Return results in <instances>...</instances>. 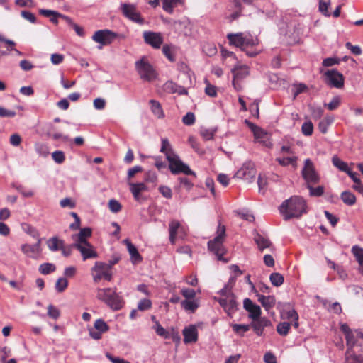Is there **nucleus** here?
Masks as SVG:
<instances>
[{"label": "nucleus", "instance_id": "59", "mask_svg": "<svg viewBox=\"0 0 363 363\" xmlns=\"http://www.w3.org/2000/svg\"><path fill=\"white\" fill-rule=\"evenodd\" d=\"M181 293L186 299H191L196 296L195 291L191 289H183Z\"/></svg>", "mask_w": 363, "mask_h": 363}, {"label": "nucleus", "instance_id": "58", "mask_svg": "<svg viewBox=\"0 0 363 363\" xmlns=\"http://www.w3.org/2000/svg\"><path fill=\"white\" fill-rule=\"evenodd\" d=\"M345 47L347 49L350 50L354 55H359L362 53V50L359 46L352 45V43L350 42L346 43Z\"/></svg>", "mask_w": 363, "mask_h": 363}, {"label": "nucleus", "instance_id": "54", "mask_svg": "<svg viewBox=\"0 0 363 363\" xmlns=\"http://www.w3.org/2000/svg\"><path fill=\"white\" fill-rule=\"evenodd\" d=\"M254 136L256 139L261 140L260 142L264 143V141L262 140L267 136V132H265L263 129L261 128H258L257 129H255V131L253 133Z\"/></svg>", "mask_w": 363, "mask_h": 363}, {"label": "nucleus", "instance_id": "30", "mask_svg": "<svg viewBox=\"0 0 363 363\" xmlns=\"http://www.w3.org/2000/svg\"><path fill=\"white\" fill-rule=\"evenodd\" d=\"M163 9L169 13L173 12V9L176 7L181 0H162Z\"/></svg>", "mask_w": 363, "mask_h": 363}, {"label": "nucleus", "instance_id": "32", "mask_svg": "<svg viewBox=\"0 0 363 363\" xmlns=\"http://www.w3.org/2000/svg\"><path fill=\"white\" fill-rule=\"evenodd\" d=\"M269 280L274 286H280L284 281V277L278 272L272 273L269 276Z\"/></svg>", "mask_w": 363, "mask_h": 363}, {"label": "nucleus", "instance_id": "55", "mask_svg": "<svg viewBox=\"0 0 363 363\" xmlns=\"http://www.w3.org/2000/svg\"><path fill=\"white\" fill-rule=\"evenodd\" d=\"M48 315L54 319H57L60 316V311L52 305H49L48 307Z\"/></svg>", "mask_w": 363, "mask_h": 363}, {"label": "nucleus", "instance_id": "12", "mask_svg": "<svg viewBox=\"0 0 363 363\" xmlns=\"http://www.w3.org/2000/svg\"><path fill=\"white\" fill-rule=\"evenodd\" d=\"M73 246L81 252L83 260L98 257V253L89 242L84 243V245L73 244Z\"/></svg>", "mask_w": 363, "mask_h": 363}, {"label": "nucleus", "instance_id": "21", "mask_svg": "<svg viewBox=\"0 0 363 363\" xmlns=\"http://www.w3.org/2000/svg\"><path fill=\"white\" fill-rule=\"evenodd\" d=\"M91 236V229L90 228H84L80 230L79 233L72 236L75 241L74 244H84L89 242L86 239Z\"/></svg>", "mask_w": 363, "mask_h": 363}, {"label": "nucleus", "instance_id": "48", "mask_svg": "<svg viewBox=\"0 0 363 363\" xmlns=\"http://www.w3.org/2000/svg\"><path fill=\"white\" fill-rule=\"evenodd\" d=\"M341 99L340 96L334 97L332 101L328 104H325L324 106L330 111L336 109L340 104Z\"/></svg>", "mask_w": 363, "mask_h": 363}, {"label": "nucleus", "instance_id": "45", "mask_svg": "<svg viewBox=\"0 0 363 363\" xmlns=\"http://www.w3.org/2000/svg\"><path fill=\"white\" fill-rule=\"evenodd\" d=\"M301 131L303 135L310 136L312 135L313 131V125L311 121L305 122L301 127Z\"/></svg>", "mask_w": 363, "mask_h": 363}, {"label": "nucleus", "instance_id": "42", "mask_svg": "<svg viewBox=\"0 0 363 363\" xmlns=\"http://www.w3.org/2000/svg\"><path fill=\"white\" fill-rule=\"evenodd\" d=\"M68 281L65 278H59L55 284V289L58 292H62L67 287Z\"/></svg>", "mask_w": 363, "mask_h": 363}, {"label": "nucleus", "instance_id": "28", "mask_svg": "<svg viewBox=\"0 0 363 363\" xmlns=\"http://www.w3.org/2000/svg\"><path fill=\"white\" fill-rule=\"evenodd\" d=\"M254 240L257 245L258 248L262 251L265 248L269 247L272 245L271 242L268 239L264 238L259 234H257Z\"/></svg>", "mask_w": 363, "mask_h": 363}, {"label": "nucleus", "instance_id": "38", "mask_svg": "<svg viewBox=\"0 0 363 363\" xmlns=\"http://www.w3.org/2000/svg\"><path fill=\"white\" fill-rule=\"evenodd\" d=\"M352 252L356 257L359 265L362 267L363 265V249L357 245H354L352 248Z\"/></svg>", "mask_w": 363, "mask_h": 363}, {"label": "nucleus", "instance_id": "14", "mask_svg": "<svg viewBox=\"0 0 363 363\" xmlns=\"http://www.w3.org/2000/svg\"><path fill=\"white\" fill-rule=\"evenodd\" d=\"M41 240L38 239L35 245L23 244L21 245L22 252L28 257L37 259L40 253Z\"/></svg>", "mask_w": 363, "mask_h": 363}, {"label": "nucleus", "instance_id": "23", "mask_svg": "<svg viewBox=\"0 0 363 363\" xmlns=\"http://www.w3.org/2000/svg\"><path fill=\"white\" fill-rule=\"evenodd\" d=\"M258 301L261 303L262 306L266 309L269 310L275 305V298L273 296H265L264 295L257 294Z\"/></svg>", "mask_w": 363, "mask_h": 363}, {"label": "nucleus", "instance_id": "53", "mask_svg": "<svg viewBox=\"0 0 363 363\" xmlns=\"http://www.w3.org/2000/svg\"><path fill=\"white\" fill-rule=\"evenodd\" d=\"M182 121L185 125H191L195 122L194 114L191 112H188L182 118Z\"/></svg>", "mask_w": 363, "mask_h": 363}, {"label": "nucleus", "instance_id": "33", "mask_svg": "<svg viewBox=\"0 0 363 363\" xmlns=\"http://www.w3.org/2000/svg\"><path fill=\"white\" fill-rule=\"evenodd\" d=\"M237 174L239 177H246V179H248V177H254L255 172L252 168L249 169L245 165L238 171Z\"/></svg>", "mask_w": 363, "mask_h": 363}, {"label": "nucleus", "instance_id": "6", "mask_svg": "<svg viewBox=\"0 0 363 363\" xmlns=\"http://www.w3.org/2000/svg\"><path fill=\"white\" fill-rule=\"evenodd\" d=\"M117 38H124L125 36L105 29L96 31L92 36V40L101 45H106L111 44Z\"/></svg>", "mask_w": 363, "mask_h": 363}, {"label": "nucleus", "instance_id": "34", "mask_svg": "<svg viewBox=\"0 0 363 363\" xmlns=\"http://www.w3.org/2000/svg\"><path fill=\"white\" fill-rule=\"evenodd\" d=\"M93 328L100 331L101 333H104L109 330V326L104 320L99 318L95 321Z\"/></svg>", "mask_w": 363, "mask_h": 363}, {"label": "nucleus", "instance_id": "10", "mask_svg": "<svg viewBox=\"0 0 363 363\" xmlns=\"http://www.w3.org/2000/svg\"><path fill=\"white\" fill-rule=\"evenodd\" d=\"M215 299L218 301L228 315L234 313L237 309V302L234 294H230L225 297L215 298Z\"/></svg>", "mask_w": 363, "mask_h": 363}, {"label": "nucleus", "instance_id": "60", "mask_svg": "<svg viewBox=\"0 0 363 363\" xmlns=\"http://www.w3.org/2000/svg\"><path fill=\"white\" fill-rule=\"evenodd\" d=\"M205 93L209 96L214 97L217 94L216 87L208 83L205 89Z\"/></svg>", "mask_w": 363, "mask_h": 363}, {"label": "nucleus", "instance_id": "7", "mask_svg": "<svg viewBox=\"0 0 363 363\" xmlns=\"http://www.w3.org/2000/svg\"><path fill=\"white\" fill-rule=\"evenodd\" d=\"M302 176L306 180L307 185L315 184L319 182V176L315 170L314 165L310 159H306L304 162V167L302 169Z\"/></svg>", "mask_w": 363, "mask_h": 363}, {"label": "nucleus", "instance_id": "36", "mask_svg": "<svg viewBox=\"0 0 363 363\" xmlns=\"http://www.w3.org/2000/svg\"><path fill=\"white\" fill-rule=\"evenodd\" d=\"M39 13L45 17H49V16H50V14H54L57 16H59V18L63 19L66 23H67V21H68L70 19V18L69 16H65L63 14H61L57 11H52V10L40 9L39 11Z\"/></svg>", "mask_w": 363, "mask_h": 363}, {"label": "nucleus", "instance_id": "51", "mask_svg": "<svg viewBox=\"0 0 363 363\" xmlns=\"http://www.w3.org/2000/svg\"><path fill=\"white\" fill-rule=\"evenodd\" d=\"M108 207H109V209L113 212V213H118L121 210V203L115 200V199H111L108 202Z\"/></svg>", "mask_w": 363, "mask_h": 363}, {"label": "nucleus", "instance_id": "9", "mask_svg": "<svg viewBox=\"0 0 363 363\" xmlns=\"http://www.w3.org/2000/svg\"><path fill=\"white\" fill-rule=\"evenodd\" d=\"M92 271L95 272L93 279L95 282H98L102 278L108 281H111L112 279V272L106 267V263L101 262H96L94 267L92 268Z\"/></svg>", "mask_w": 363, "mask_h": 363}, {"label": "nucleus", "instance_id": "46", "mask_svg": "<svg viewBox=\"0 0 363 363\" xmlns=\"http://www.w3.org/2000/svg\"><path fill=\"white\" fill-rule=\"evenodd\" d=\"M290 328V324L286 322L279 323L277 327L278 333L281 335H286Z\"/></svg>", "mask_w": 363, "mask_h": 363}, {"label": "nucleus", "instance_id": "2", "mask_svg": "<svg viewBox=\"0 0 363 363\" xmlns=\"http://www.w3.org/2000/svg\"><path fill=\"white\" fill-rule=\"evenodd\" d=\"M279 211L285 220L299 218L306 213V203L303 198L294 196L282 203Z\"/></svg>", "mask_w": 363, "mask_h": 363}, {"label": "nucleus", "instance_id": "44", "mask_svg": "<svg viewBox=\"0 0 363 363\" xmlns=\"http://www.w3.org/2000/svg\"><path fill=\"white\" fill-rule=\"evenodd\" d=\"M330 4V0H319V11L326 16H330L328 11Z\"/></svg>", "mask_w": 363, "mask_h": 363}, {"label": "nucleus", "instance_id": "5", "mask_svg": "<svg viewBox=\"0 0 363 363\" xmlns=\"http://www.w3.org/2000/svg\"><path fill=\"white\" fill-rule=\"evenodd\" d=\"M135 69L143 80L150 82L157 77L155 70L145 57L135 62Z\"/></svg>", "mask_w": 363, "mask_h": 363}, {"label": "nucleus", "instance_id": "37", "mask_svg": "<svg viewBox=\"0 0 363 363\" xmlns=\"http://www.w3.org/2000/svg\"><path fill=\"white\" fill-rule=\"evenodd\" d=\"M182 307L186 311L194 312L199 307L198 304L194 301L184 300L181 302Z\"/></svg>", "mask_w": 363, "mask_h": 363}, {"label": "nucleus", "instance_id": "41", "mask_svg": "<svg viewBox=\"0 0 363 363\" xmlns=\"http://www.w3.org/2000/svg\"><path fill=\"white\" fill-rule=\"evenodd\" d=\"M312 184L307 185V187L310 190V195L311 196H320L324 193V188L322 186H318L317 187H313L311 186Z\"/></svg>", "mask_w": 363, "mask_h": 363}, {"label": "nucleus", "instance_id": "43", "mask_svg": "<svg viewBox=\"0 0 363 363\" xmlns=\"http://www.w3.org/2000/svg\"><path fill=\"white\" fill-rule=\"evenodd\" d=\"M345 339L347 350H353V347L357 342L355 335L353 334L352 332H350V333L347 334V335L345 336Z\"/></svg>", "mask_w": 363, "mask_h": 363}, {"label": "nucleus", "instance_id": "1", "mask_svg": "<svg viewBox=\"0 0 363 363\" xmlns=\"http://www.w3.org/2000/svg\"><path fill=\"white\" fill-rule=\"evenodd\" d=\"M160 152L165 155L169 162V168L173 174L184 173L186 175H195V173L190 169L189 166L184 164L174 152L167 138L162 139Z\"/></svg>", "mask_w": 363, "mask_h": 363}, {"label": "nucleus", "instance_id": "27", "mask_svg": "<svg viewBox=\"0 0 363 363\" xmlns=\"http://www.w3.org/2000/svg\"><path fill=\"white\" fill-rule=\"evenodd\" d=\"M48 248L52 251H57L61 250L64 245V241L59 240L57 238L54 237L49 239L47 242Z\"/></svg>", "mask_w": 363, "mask_h": 363}, {"label": "nucleus", "instance_id": "25", "mask_svg": "<svg viewBox=\"0 0 363 363\" xmlns=\"http://www.w3.org/2000/svg\"><path fill=\"white\" fill-rule=\"evenodd\" d=\"M150 108L152 113L158 118H162L164 116L161 104L156 100L150 101Z\"/></svg>", "mask_w": 363, "mask_h": 363}, {"label": "nucleus", "instance_id": "40", "mask_svg": "<svg viewBox=\"0 0 363 363\" xmlns=\"http://www.w3.org/2000/svg\"><path fill=\"white\" fill-rule=\"evenodd\" d=\"M250 327V325L233 324L232 325L233 330L240 335H243L245 332L249 330Z\"/></svg>", "mask_w": 363, "mask_h": 363}, {"label": "nucleus", "instance_id": "8", "mask_svg": "<svg viewBox=\"0 0 363 363\" xmlns=\"http://www.w3.org/2000/svg\"><path fill=\"white\" fill-rule=\"evenodd\" d=\"M233 74V85L237 91L242 89L240 82L246 78L249 74V67L247 65H238L232 69Z\"/></svg>", "mask_w": 363, "mask_h": 363}, {"label": "nucleus", "instance_id": "26", "mask_svg": "<svg viewBox=\"0 0 363 363\" xmlns=\"http://www.w3.org/2000/svg\"><path fill=\"white\" fill-rule=\"evenodd\" d=\"M130 191L136 201L140 199V193L147 189L146 186L143 183L130 184Z\"/></svg>", "mask_w": 363, "mask_h": 363}, {"label": "nucleus", "instance_id": "19", "mask_svg": "<svg viewBox=\"0 0 363 363\" xmlns=\"http://www.w3.org/2000/svg\"><path fill=\"white\" fill-rule=\"evenodd\" d=\"M122 11L123 14L135 22L143 23V19L140 18V13L136 11L134 6L130 4H123Z\"/></svg>", "mask_w": 363, "mask_h": 363}, {"label": "nucleus", "instance_id": "16", "mask_svg": "<svg viewBox=\"0 0 363 363\" xmlns=\"http://www.w3.org/2000/svg\"><path fill=\"white\" fill-rule=\"evenodd\" d=\"M244 308L249 312V318L252 320L260 318L261 308L255 304L250 298H245L243 302Z\"/></svg>", "mask_w": 363, "mask_h": 363}, {"label": "nucleus", "instance_id": "47", "mask_svg": "<svg viewBox=\"0 0 363 363\" xmlns=\"http://www.w3.org/2000/svg\"><path fill=\"white\" fill-rule=\"evenodd\" d=\"M154 329L158 335L164 338H167L169 337V333L159 323L158 321H155Z\"/></svg>", "mask_w": 363, "mask_h": 363}, {"label": "nucleus", "instance_id": "20", "mask_svg": "<svg viewBox=\"0 0 363 363\" xmlns=\"http://www.w3.org/2000/svg\"><path fill=\"white\" fill-rule=\"evenodd\" d=\"M184 342L185 343L195 342L198 339V333L194 325L185 328L183 330Z\"/></svg>", "mask_w": 363, "mask_h": 363}, {"label": "nucleus", "instance_id": "4", "mask_svg": "<svg viewBox=\"0 0 363 363\" xmlns=\"http://www.w3.org/2000/svg\"><path fill=\"white\" fill-rule=\"evenodd\" d=\"M96 297L115 311L120 310L124 303L122 298L111 288L99 289Z\"/></svg>", "mask_w": 363, "mask_h": 363}, {"label": "nucleus", "instance_id": "35", "mask_svg": "<svg viewBox=\"0 0 363 363\" xmlns=\"http://www.w3.org/2000/svg\"><path fill=\"white\" fill-rule=\"evenodd\" d=\"M333 164L335 167L338 168L340 171L347 172L350 169L348 167V165L346 162L342 161L340 159H339L337 156H334L332 158Z\"/></svg>", "mask_w": 363, "mask_h": 363}, {"label": "nucleus", "instance_id": "52", "mask_svg": "<svg viewBox=\"0 0 363 363\" xmlns=\"http://www.w3.org/2000/svg\"><path fill=\"white\" fill-rule=\"evenodd\" d=\"M152 306V302L150 299H142L138 305V309L140 311H145L150 309Z\"/></svg>", "mask_w": 363, "mask_h": 363}, {"label": "nucleus", "instance_id": "11", "mask_svg": "<svg viewBox=\"0 0 363 363\" xmlns=\"http://www.w3.org/2000/svg\"><path fill=\"white\" fill-rule=\"evenodd\" d=\"M328 83L335 88L340 89L344 86L343 75L335 69L328 70L325 73Z\"/></svg>", "mask_w": 363, "mask_h": 363}, {"label": "nucleus", "instance_id": "62", "mask_svg": "<svg viewBox=\"0 0 363 363\" xmlns=\"http://www.w3.org/2000/svg\"><path fill=\"white\" fill-rule=\"evenodd\" d=\"M19 65L20 67L24 71H30L33 68L32 63L27 60H21Z\"/></svg>", "mask_w": 363, "mask_h": 363}, {"label": "nucleus", "instance_id": "15", "mask_svg": "<svg viewBox=\"0 0 363 363\" xmlns=\"http://www.w3.org/2000/svg\"><path fill=\"white\" fill-rule=\"evenodd\" d=\"M184 233V228L181 225L179 221L172 220L169 224V241L174 245L177 236Z\"/></svg>", "mask_w": 363, "mask_h": 363}, {"label": "nucleus", "instance_id": "17", "mask_svg": "<svg viewBox=\"0 0 363 363\" xmlns=\"http://www.w3.org/2000/svg\"><path fill=\"white\" fill-rule=\"evenodd\" d=\"M230 43L233 44L236 47L242 48L244 45H252L253 43L246 37L243 36L242 33H229L227 35Z\"/></svg>", "mask_w": 363, "mask_h": 363}, {"label": "nucleus", "instance_id": "57", "mask_svg": "<svg viewBox=\"0 0 363 363\" xmlns=\"http://www.w3.org/2000/svg\"><path fill=\"white\" fill-rule=\"evenodd\" d=\"M159 191L162 195L167 199H171L172 196V190L168 186H161L159 187Z\"/></svg>", "mask_w": 363, "mask_h": 363}, {"label": "nucleus", "instance_id": "13", "mask_svg": "<svg viewBox=\"0 0 363 363\" xmlns=\"http://www.w3.org/2000/svg\"><path fill=\"white\" fill-rule=\"evenodd\" d=\"M143 38L145 42L154 48H160L163 43V38L160 33L145 31L143 33Z\"/></svg>", "mask_w": 363, "mask_h": 363}, {"label": "nucleus", "instance_id": "3", "mask_svg": "<svg viewBox=\"0 0 363 363\" xmlns=\"http://www.w3.org/2000/svg\"><path fill=\"white\" fill-rule=\"evenodd\" d=\"M225 226L218 224V229L216 231L217 235L214 239L208 241V249L210 252H213L217 256L218 260L224 261L227 262L223 256L225 254V249L223 246V242L225 239Z\"/></svg>", "mask_w": 363, "mask_h": 363}, {"label": "nucleus", "instance_id": "29", "mask_svg": "<svg viewBox=\"0 0 363 363\" xmlns=\"http://www.w3.org/2000/svg\"><path fill=\"white\" fill-rule=\"evenodd\" d=\"M341 199L348 206H352L356 202V196L350 191H345L341 194Z\"/></svg>", "mask_w": 363, "mask_h": 363}, {"label": "nucleus", "instance_id": "31", "mask_svg": "<svg viewBox=\"0 0 363 363\" xmlns=\"http://www.w3.org/2000/svg\"><path fill=\"white\" fill-rule=\"evenodd\" d=\"M333 116L325 117L318 124V128L322 133H326L330 125L333 122Z\"/></svg>", "mask_w": 363, "mask_h": 363}, {"label": "nucleus", "instance_id": "18", "mask_svg": "<svg viewBox=\"0 0 363 363\" xmlns=\"http://www.w3.org/2000/svg\"><path fill=\"white\" fill-rule=\"evenodd\" d=\"M255 333L261 336L263 334V330L265 328L271 327L272 323L265 317H260L257 319L252 320L251 325Z\"/></svg>", "mask_w": 363, "mask_h": 363}, {"label": "nucleus", "instance_id": "24", "mask_svg": "<svg viewBox=\"0 0 363 363\" xmlns=\"http://www.w3.org/2000/svg\"><path fill=\"white\" fill-rule=\"evenodd\" d=\"M124 242L127 245V248L132 261L133 262H140L142 260V257L135 245H133L128 240H125Z\"/></svg>", "mask_w": 363, "mask_h": 363}, {"label": "nucleus", "instance_id": "61", "mask_svg": "<svg viewBox=\"0 0 363 363\" xmlns=\"http://www.w3.org/2000/svg\"><path fill=\"white\" fill-rule=\"evenodd\" d=\"M51 62L54 65H59L64 60V55L61 54H52L50 57Z\"/></svg>", "mask_w": 363, "mask_h": 363}, {"label": "nucleus", "instance_id": "56", "mask_svg": "<svg viewBox=\"0 0 363 363\" xmlns=\"http://www.w3.org/2000/svg\"><path fill=\"white\" fill-rule=\"evenodd\" d=\"M60 206L62 208L69 207L70 208H74L76 206V203L70 198H65L60 201Z\"/></svg>", "mask_w": 363, "mask_h": 363}, {"label": "nucleus", "instance_id": "49", "mask_svg": "<svg viewBox=\"0 0 363 363\" xmlns=\"http://www.w3.org/2000/svg\"><path fill=\"white\" fill-rule=\"evenodd\" d=\"M278 161V162L282 165V166H286V165H289V164H292L293 166L296 167V157H285V158H278L277 160Z\"/></svg>", "mask_w": 363, "mask_h": 363}, {"label": "nucleus", "instance_id": "22", "mask_svg": "<svg viewBox=\"0 0 363 363\" xmlns=\"http://www.w3.org/2000/svg\"><path fill=\"white\" fill-rule=\"evenodd\" d=\"M344 363H363V356L356 354L353 350H347Z\"/></svg>", "mask_w": 363, "mask_h": 363}, {"label": "nucleus", "instance_id": "63", "mask_svg": "<svg viewBox=\"0 0 363 363\" xmlns=\"http://www.w3.org/2000/svg\"><path fill=\"white\" fill-rule=\"evenodd\" d=\"M106 357L112 362V363H130L123 359L119 357H115L111 355L110 353L107 352L106 354Z\"/></svg>", "mask_w": 363, "mask_h": 363}, {"label": "nucleus", "instance_id": "39", "mask_svg": "<svg viewBox=\"0 0 363 363\" xmlns=\"http://www.w3.org/2000/svg\"><path fill=\"white\" fill-rule=\"evenodd\" d=\"M55 265L51 263H44L40 264L39 267V272L43 274H48L55 272Z\"/></svg>", "mask_w": 363, "mask_h": 363}, {"label": "nucleus", "instance_id": "64", "mask_svg": "<svg viewBox=\"0 0 363 363\" xmlns=\"http://www.w3.org/2000/svg\"><path fill=\"white\" fill-rule=\"evenodd\" d=\"M265 363H277L276 357L272 352H267L264 356Z\"/></svg>", "mask_w": 363, "mask_h": 363}, {"label": "nucleus", "instance_id": "50", "mask_svg": "<svg viewBox=\"0 0 363 363\" xmlns=\"http://www.w3.org/2000/svg\"><path fill=\"white\" fill-rule=\"evenodd\" d=\"M53 160L57 164H61L65 161V155L62 151L57 150L52 153Z\"/></svg>", "mask_w": 363, "mask_h": 363}]
</instances>
